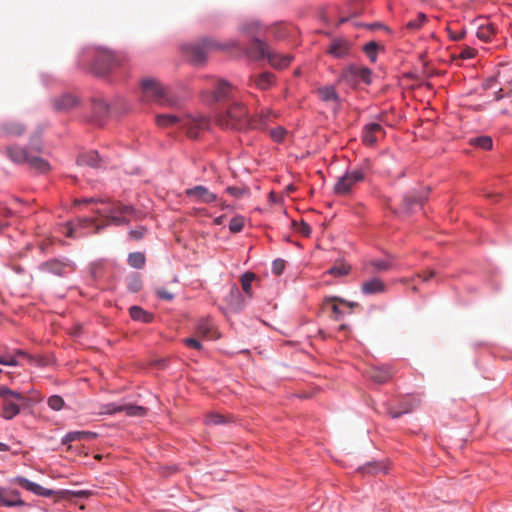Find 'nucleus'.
<instances>
[{
    "label": "nucleus",
    "mask_w": 512,
    "mask_h": 512,
    "mask_svg": "<svg viewBox=\"0 0 512 512\" xmlns=\"http://www.w3.org/2000/svg\"><path fill=\"white\" fill-rule=\"evenodd\" d=\"M276 117L277 114L275 112L267 110L254 118H249L246 107L242 103L235 102L226 111L218 114L216 122L223 129L243 130L253 128L266 130L268 129L269 121Z\"/></svg>",
    "instance_id": "1"
},
{
    "label": "nucleus",
    "mask_w": 512,
    "mask_h": 512,
    "mask_svg": "<svg viewBox=\"0 0 512 512\" xmlns=\"http://www.w3.org/2000/svg\"><path fill=\"white\" fill-rule=\"evenodd\" d=\"M155 122L160 128H179L186 131L190 138H196L200 131L205 130L209 126L207 118L198 115H178V114H158Z\"/></svg>",
    "instance_id": "2"
},
{
    "label": "nucleus",
    "mask_w": 512,
    "mask_h": 512,
    "mask_svg": "<svg viewBox=\"0 0 512 512\" xmlns=\"http://www.w3.org/2000/svg\"><path fill=\"white\" fill-rule=\"evenodd\" d=\"M232 48H239L237 41L231 40L221 43L213 38H203L200 41L187 45L185 53L191 63L200 66L206 62L207 55L210 52L218 50L228 51Z\"/></svg>",
    "instance_id": "3"
},
{
    "label": "nucleus",
    "mask_w": 512,
    "mask_h": 512,
    "mask_svg": "<svg viewBox=\"0 0 512 512\" xmlns=\"http://www.w3.org/2000/svg\"><path fill=\"white\" fill-rule=\"evenodd\" d=\"M141 88L143 97L148 102H154L164 107H176L180 104V99L155 79H143Z\"/></svg>",
    "instance_id": "4"
},
{
    "label": "nucleus",
    "mask_w": 512,
    "mask_h": 512,
    "mask_svg": "<svg viewBox=\"0 0 512 512\" xmlns=\"http://www.w3.org/2000/svg\"><path fill=\"white\" fill-rule=\"evenodd\" d=\"M0 398H2V417L10 420L20 412V406L26 398L23 394L13 391L5 386H0Z\"/></svg>",
    "instance_id": "5"
},
{
    "label": "nucleus",
    "mask_w": 512,
    "mask_h": 512,
    "mask_svg": "<svg viewBox=\"0 0 512 512\" xmlns=\"http://www.w3.org/2000/svg\"><path fill=\"white\" fill-rule=\"evenodd\" d=\"M123 61V56L108 49H100L93 64V71L98 75H106L120 66Z\"/></svg>",
    "instance_id": "6"
},
{
    "label": "nucleus",
    "mask_w": 512,
    "mask_h": 512,
    "mask_svg": "<svg viewBox=\"0 0 512 512\" xmlns=\"http://www.w3.org/2000/svg\"><path fill=\"white\" fill-rule=\"evenodd\" d=\"M366 168L363 166L348 170L342 177H340L335 184V191L337 193H348L352 186L364 180Z\"/></svg>",
    "instance_id": "7"
},
{
    "label": "nucleus",
    "mask_w": 512,
    "mask_h": 512,
    "mask_svg": "<svg viewBox=\"0 0 512 512\" xmlns=\"http://www.w3.org/2000/svg\"><path fill=\"white\" fill-rule=\"evenodd\" d=\"M110 222L115 225L128 224L132 219L138 218V212L132 206L117 203L109 211Z\"/></svg>",
    "instance_id": "8"
},
{
    "label": "nucleus",
    "mask_w": 512,
    "mask_h": 512,
    "mask_svg": "<svg viewBox=\"0 0 512 512\" xmlns=\"http://www.w3.org/2000/svg\"><path fill=\"white\" fill-rule=\"evenodd\" d=\"M39 269L55 276L64 277L75 271V265L68 260L51 259L41 263Z\"/></svg>",
    "instance_id": "9"
},
{
    "label": "nucleus",
    "mask_w": 512,
    "mask_h": 512,
    "mask_svg": "<svg viewBox=\"0 0 512 512\" xmlns=\"http://www.w3.org/2000/svg\"><path fill=\"white\" fill-rule=\"evenodd\" d=\"M125 412L126 415L131 417H142L147 413V409L138 405H116L114 403H109L101 406L99 414L101 415H113L116 413Z\"/></svg>",
    "instance_id": "10"
},
{
    "label": "nucleus",
    "mask_w": 512,
    "mask_h": 512,
    "mask_svg": "<svg viewBox=\"0 0 512 512\" xmlns=\"http://www.w3.org/2000/svg\"><path fill=\"white\" fill-rule=\"evenodd\" d=\"M352 43L343 37H334L327 48V53L336 59H345L351 55Z\"/></svg>",
    "instance_id": "11"
},
{
    "label": "nucleus",
    "mask_w": 512,
    "mask_h": 512,
    "mask_svg": "<svg viewBox=\"0 0 512 512\" xmlns=\"http://www.w3.org/2000/svg\"><path fill=\"white\" fill-rule=\"evenodd\" d=\"M211 86L213 91L211 92L214 101H222L231 97L235 91V87L223 78L210 77Z\"/></svg>",
    "instance_id": "12"
},
{
    "label": "nucleus",
    "mask_w": 512,
    "mask_h": 512,
    "mask_svg": "<svg viewBox=\"0 0 512 512\" xmlns=\"http://www.w3.org/2000/svg\"><path fill=\"white\" fill-rule=\"evenodd\" d=\"M335 300V298L322 300V310H331L335 319L342 318L345 313H351L352 308L357 305V303H348L344 300H340L339 303H336Z\"/></svg>",
    "instance_id": "13"
},
{
    "label": "nucleus",
    "mask_w": 512,
    "mask_h": 512,
    "mask_svg": "<svg viewBox=\"0 0 512 512\" xmlns=\"http://www.w3.org/2000/svg\"><path fill=\"white\" fill-rule=\"evenodd\" d=\"M269 50L270 48L266 42L254 37L245 50V54L249 59L259 61L267 57Z\"/></svg>",
    "instance_id": "14"
},
{
    "label": "nucleus",
    "mask_w": 512,
    "mask_h": 512,
    "mask_svg": "<svg viewBox=\"0 0 512 512\" xmlns=\"http://www.w3.org/2000/svg\"><path fill=\"white\" fill-rule=\"evenodd\" d=\"M384 135V129L381 124L377 122H370L363 127L362 142L365 145L373 146L377 143L380 136Z\"/></svg>",
    "instance_id": "15"
},
{
    "label": "nucleus",
    "mask_w": 512,
    "mask_h": 512,
    "mask_svg": "<svg viewBox=\"0 0 512 512\" xmlns=\"http://www.w3.org/2000/svg\"><path fill=\"white\" fill-rule=\"evenodd\" d=\"M185 194L199 203H211L217 200L216 194L210 192L208 188L202 185L187 189Z\"/></svg>",
    "instance_id": "16"
},
{
    "label": "nucleus",
    "mask_w": 512,
    "mask_h": 512,
    "mask_svg": "<svg viewBox=\"0 0 512 512\" xmlns=\"http://www.w3.org/2000/svg\"><path fill=\"white\" fill-rule=\"evenodd\" d=\"M0 131L6 137H19L26 131V126L19 120L9 119L0 124Z\"/></svg>",
    "instance_id": "17"
},
{
    "label": "nucleus",
    "mask_w": 512,
    "mask_h": 512,
    "mask_svg": "<svg viewBox=\"0 0 512 512\" xmlns=\"http://www.w3.org/2000/svg\"><path fill=\"white\" fill-rule=\"evenodd\" d=\"M196 333L207 340H214L219 338L215 325L209 318H201L196 326Z\"/></svg>",
    "instance_id": "18"
},
{
    "label": "nucleus",
    "mask_w": 512,
    "mask_h": 512,
    "mask_svg": "<svg viewBox=\"0 0 512 512\" xmlns=\"http://www.w3.org/2000/svg\"><path fill=\"white\" fill-rule=\"evenodd\" d=\"M0 505L7 507L24 506L25 502L20 498L19 491L0 487Z\"/></svg>",
    "instance_id": "19"
},
{
    "label": "nucleus",
    "mask_w": 512,
    "mask_h": 512,
    "mask_svg": "<svg viewBox=\"0 0 512 512\" xmlns=\"http://www.w3.org/2000/svg\"><path fill=\"white\" fill-rule=\"evenodd\" d=\"M19 486L22 488L43 497H50L55 494V492L51 489L44 488L24 477H17L14 480Z\"/></svg>",
    "instance_id": "20"
},
{
    "label": "nucleus",
    "mask_w": 512,
    "mask_h": 512,
    "mask_svg": "<svg viewBox=\"0 0 512 512\" xmlns=\"http://www.w3.org/2000/svg\"><path fill=\"white\" fill-rule=\"evenodd\" d=\"M53 108L58 112H67L78 104V99L72 94H63L52 100Z\"/></svg>",
    "instance_id": "21"
},
{
    "label": "nucleus",
    "mask_w": 512,
    "mask_h": 512,
    "mask_svg": "<svg viewBox=\"0 0 512 512\" xmlns=\"http://www.w3.org/2000/svg\"><path fill=\"white\" fill-rule=\"evenodd\" d=\"M427 198V191H413L404 196L405 208L412 211L415 206H421Z\"/></svg>",
    "instance_id": "22"
},
{
    "label": "nucleus",
    "mask_w": 512,
    "mask_h": 512,
    "mask_svg": "<svg viewBox=\"0 0 512 512\" xmlns=\"http://www.w3.org/2000/svg\"><path fill=\"white\" fill-rule=\"evenodd\" d=\"M103 159L99 156L97 151H89L81 154L77 158V163L80 166H90L92 168H100L102 166Z\"/></svg>",
    "instance_id": "23"
},
{
    "label": "nucleus",
    "mask_w": 512,
    "mask_h": 512,
    "mask_svg": "<svg viewBox=\"0 0 512 512\" xmlns=\"http://www.w3.org/2000/svg\"><path fill=\"white\" fill-rule=\"evenodd\" d=\"M346 73L361 80L365 84H370L372 81L371 80L372 72L367 67H362V66H357V65L352 64L347 68Z\"/></svg>",
    "instance_id": "24"
},
{
    "label": "nucleus",
    "mask_w": 512,
    "mask_h": 512,
    "mask_svg": "<svg viewBox=\"0 0 512 512\" xmlns=\"http://www.w3.org/2000/svg\"><path fill=\"white\" fill-rule=\"evenodd\" d=\"M271 66L274 68L282 69L291 63L292 57L290 55H282L273 50H269L268 55L266 57Z\"/></svg>",
    "instance_id": "25"
},
{
    "label": "nucleus",
    "mask_w": 512,
    "mask_h": 512,
    "mask_svg": "<svg viewBox=\"0 0 512 512\" xmlns=\"http://www.w3.org/2000/svg\"><path fill=\"white\" fill-rule=\"evenodd\" d=\"M322 102H325L333 112L339 108V97L333 86L322 88Z\"/></svg>",
    "instance_id": "26"
},
{
    "label": "nucleus",
    "mask_w": 512,
    "mask_h": 512,
    "mask_svg": "<svg viewBox=\"0 0 512 512\" xmlns=\"http://www.w3.org/2000/svg\"><path fill=\"white\" fill-rule=\"evenodd\" d=\"M250 81L261 90H267L274 84V76L272 73L264 72L250 77Z\"/></svg>",
    "instance_id": "27"
},
{
    "label": "nucleus",
    "mask_w": 512,
    "mask_h": 512,
    "mask_svg": "<svg viewBox=\"0 0 512 512\" xmlns=\"http://www.w3.org/2000/svg\"><path fill=\"white\" fill-rule=\"evenodd\" d=\"M385 290L384 283L379 278H372L362 284L361 291L365 295L381 293Z\"/></svg>",
    "instance_id": "28"
},
{
    "label": "nucleus",
    "mask_w": 512,
    "mask_h": 512,
    "mask_svg": "<svg viewBox=\"0 0 512 512\" xmlns=\"http://www.w3.org/2000/svg\"><path fill=\"white\" fill-rule=\"evenodd\" d=\"M129 314L133 320L141 323H150L153 321L154 318L152 313L142 309L139 306L130 307Z\"/></svg>",
    "instance_id": "29"
},
{
    "label": "nucleus",
    "mask_w": 512,
    "mask_h": 512,
    "mask_svg": "<svg viewBox=\"0 0 512 512\" xmlns=\"http://www.w3.org/2000/svg\"><path fill=\"white\" fill-rule=\"evenodd\" d=\"M392 376V371L388 366L375 368L370 373V378L379 384L387 382Z\"/></svg>",
    "instance_id": "30"
},
{
    "label": "nucleus",
    "mask_w": 512,
    "mask_h": 512,
    "mask_svg": "<svg viewBox=\"0 0 512 512\" xmlns=\"http://www.w3.org/2000/svg\"><path fill=\"white\" fill-rule=\"evenodd\" d=\"M96 437V433L88 431H74L67 433L63 439L62 444L66 445L73 441L89 440Z\"/></svg>",
    "instance_id": "31"
},
{
    "label": "nucleus",
    "mask_w": 512,
    "mask_h": 512,
    "mask_svg": "<svg viewBox=\"0 0 512 512\" xmlns=\"http://www.w3.org/2000/svg\"><path fill=\"white\" fill-rule=\"evenodd\" d=\"M27 164L38 173H46L50 170V164L43 158L35 155H30Z\"/></svg>",
    "instance_id": "32"
},
{
    "label": "nucleus",
    "mask_w": 512,
    "mask_h": 512,
    "mask_svg": "<svg viewBox=\"0 0 512 512\" xmlns=\"http://www.w3.org/2000/svg\"><path fill=\"white\" fill-rule=\"evenodd\" d=\"M7 154L16 163H27L31 155L28 151L19 147L7 148Z\"/></svg>",
    "instance_id": "33"
},
{
    "label": "nucleus",
    "mask_w": 512,
    "mask_h": 512,
    "mask_svg": "<svg viewBox=\"0 0 512 512\" xmlns=\"http://www.w3.org/2000/svg\"><path fill=\"white\" fill-rule=\"evenodd\" d=\"M229 305L231 309L236 312L241 311L245 306L244 298L241 296L240 291L236 285H234L231 289V300L229 301Z\"/></svg>",
    "instance_id": "34"
},
{
    "label": "nucleus",
    "mask_w": 512,
    "mask_h": 512,
    "mask_svg": "<svg viewBox=\"0 0 512 512\" xmlns=\"http://www.w3.org/2000/svg\"><path fill=\"white\" fill-rule=\"evenodd\" d=\"M256 275L253 272L244 273L241 278V286L244 293L250 298L252 297V282L254 281Z\"/></svg>",
    "instance_id": "35"
},
{
    "label": "nucleus",
    "mask_w": 512,
    "mask_h": 512,
    "mask_svg": "<svg viewBox=\"0 0 512 512\" xmlns=\"http://www.w3.org/2000/svg\"><path fill=\"white\" fill-rule=\"evenodd\" d=\"M469 142L471 145L481 148V149H484V150L491 149L492 145H493L492 138L489 136L473 137L470 139Z\"/></svg>",
    "instance_id": "36"
},
{
    "label": "nucleus",
    "mask_w": 512,
    "mask_h": 512,
    "mask_svg": "<svg viewBox=\"0 0 512 512\" xmlns=\"http://www.w3.org/2000/svg\"><path fill=\"white\" fill-rule=\"evenodd\" d=\"M145 255L141 252L130 253L128 256V264L136 269H141L145 265Z\"/></svg>",
    "instance_id": "37"
},
{
    "label": "nucleus",
    "mask_w": 512,
    "mask_h": 512,
    "mask_svg": "<svg viewBox=\"0 0 512 512\" xmlns=\"http://www.w3.org/2000/svg\"><path fill=\"white\" fill-rule=\"evenodd\" d=\"M494 34V28L491 24H487V25H480L478 27V30H477V37L484 41V42H488L492 35Z\"/></svg>",
    "instance_id": "38"
},
{
    "label": "nucleus",
    "mask_w": 512,
    "mask_h": 512,
    "mask_svg": "<svg viewBox=\"0 0 512 512\" xmlns=\"http://www.w3.org/2000/svg\"><path fill=\"white\" fill-rule=\"evenodd\" d=\"M348 272H349V266H347L344 263H339V264H336V265L330 267L329 269H327V271L325 273L330 274L334 277H342V276L348 274Z\"/></svg>",
    "instance_id": "39"
},
{
    "label": "nucleus",
    "mask_w": 512,
    "mask_h": 512,
    "mask_svg": "<svg viewBox=\"0 0 512 512\" xmlns=\"http://www.w3.org/2000/svg\"><path fill=\"white\" fill-rule=\"evenodd\" d=\"M292 225H293L294 230L297 233H299V234H301V235H303L305 237H309L310 236V234H311V227L304 220H300V221L293 220Z\"/></svg>",
    "instance_id": "40"
},
{
    "label": "nucleus",
    "mask_w": 512,
    "mask_h": 512,
    "mask_svg": "<svg viewBox=\"0 0 512 512\" xmlns=\"http://www.w3.org/2000/svg\"><path fill=\"white\" fill-rule=\"evenodd\" d=\"M95 113L99 116H105L109 112V104L104 99H96L93 103Z\"/></svg>",
    "instance_id": "41"
},
{
    "label": "nucleus",
    "mask_w": 512,
    "mask_h": 512,
    "mask_svg": "<svg viewBox=\"0 0 512 512\" xmlns=\"http://www.w3.org/2000/svg\"><path fill=\"white\" fill-rule=\"evenodd\" d=\"M426 19V15L422 12H419L415 19L408 21L406 27L410 30H418L424 25Z\"/></svg>",
    "instance_id": "42"
},
{
    "label": "nucleus",
    "mask_w": 512,
    "mask_h": 512,
    "mask_svg": "<svg viewBox=\"0 0 512 512\" xmlns=\"http://www.w3.org/2000/svg\"><path fill=\"white\" fill-rule=\"evenodd\" d=\"M377 49L378 44L375 41L368 42L363 48L371 62H375L377 60Z\"/></svg>",
    "instance_id": "43"
},
{
    "label": "nucleus",
    "mask_w": 512,
    "mask_h": 512,
    "mask_svg": "<svg viewBox=\"0 0 512 512\" xmlns=\"http://www.w3.org/2000/svg\"><path fill=\"white\" fill-rule=\"evenodd\" d=\"M270 137L275 142H282L287 134V130L282 126H277L269 130Z\"/></svg>",
    "instance_id": "44"
},
{
    "label": "nucleus",
    "mask_w": 512,
    "mask_h": 512,
    "mask_svg": "<svg viewBox=\"0 0 512 512\" xmlns=\"http://www.w3.org/2000/svg\"><path fill=\"white\" fill-rule=\"evenodd\" d=\"M244 227V218L241 216H237L231 219L229 223V230L232 233L240 232Z\"/></svg>",
    "instance_id": "45"
},
{
    "label": "nucleus",
    "mask_w": 512,
    "mask_h": 512,
    "mask_svg": "<svg viewBox=\"0 0 512 512\" xmlns=\"http://www.w3.org/2000/svg\"><path fill=\"white\" fill-rule=\"evenodd\" d=\"M371 265L377 270V271H386L389 270L391 267V261L388 259H375L371 261Z\"/></svg>",
    "instance_id": "46"
},
{
    "label": "nucleus",
    "mask_w": 512,
    "mask_h": 512,
    "mask_svg": "<svg viewBox=\"0 0 512 512\" xmlns=\"http://www.w3.org/2000/svg\"><path fill=\"white\" fill-rule=\"evenodd\" d=\"M48 405L51 409L58 411L64 406V400L61 396L53 395L48 399Z\"/></svg>",
    "instance_id": "47"
},
{
    "label": "nucleus",
    "mask_w": 512,
    "mask_h": 512,
    "mask_svg": "<svg viewBox=\"0 0 512 512\" xmlns=\"http://www.w3.org/2000/svg\"><path fill=\"white\" fill-rule=\"evenodd\" d=\"M128 288L132 292L140 291L142 288L141 277L139 275H134L129 281Z\"/></svg>",
    "instance_id": "48"
},
{
    "label": "nucleus",
    "mask_w": 512,
    "mask_h": 512,
    "mask_svg": "<svg viewBox=\"0 0 512 512\" xmlns=\"http://www.w3.org/2000/svg\"><path fill=\"white\" fill-rule=\"evenodd\" d=\"M206 421L208 424H213V425H220V424H224L227 422L224 415L217 414V413H212V414L208 415Z\"/></svg>",
    "instance_id": "49"
},
{
    "label": "nucleus",
    "mask_w": 512,
    "mask_h": 512,
    "mask_svg": "<svg viewBox=\"0 0 512 512\" xmlns=\"http://www.w3.org/2000/svg\"><path fill=\"white\" fill-rule=\"evenodd\" d=\"M146 232H147V229L143 226H140V227L130 230L129 237L132 240H140L144 237Z\"/></svg>",
    "instance_id": "50"
},
{
    "label": "nucleus",
    "mask_w": 512,
    "mask_h": 512,
    "mask_svg": "<svg viewBox=\"0 0 512 512\" xmlns=\"http://www.w3.org/2000/svg\"><path fill=\"white\" fill-rule=\"evenodd\" d=\"M247 189L243 187H227L226 192L232 195L235 198H241L245 195Z\"/></svg>",
    "instance_id": "51"
},
{
    "label": "nucleus",
    "mask_w": 512,
    "mask_h": 512,
    "mask_svg": "<svg viewBox=\"0 0 512 512\" xmlns=\"http://www.w3.org/2000/svg\"><path fill=\"white\" fill-rule=\"evenodd\" d=\"M156 295L160 299L167 300V301H170L174 298V295L169 290H167L166 288H163V287L156 289Z\"/></svg>",
    "instance_id": "52"
},
{
    "label": "nucleus",
    "mask_w": 512,
    "mask_h": 512,
    "mask_svg": "<svg viewBox=\"0 0 512 512\" xmlns=\"http://www.w3.org/2000/svg\"><path fill=\"white\" fill-rule=\"evenodd\" d=\"M285 268V261L282 259H276L273 261L272 271L275 275H280Z\"/></svg>",
    "instance_id": "53"
},
{
    "label": "nucleus",
    "mask_w": 512,
    "mask_h": 512,
    "mask_svg": "<svg viewBox=\"0 0 512 512\" xmlns=\"http://www.w3.org/2000/svg\"><path fill=\"white\" fill-rule=\"evenodd\" d=\"M0 364L7 366H17L19 362L16 359L15 355L10 357L0 356Z\"/></svg>",
    "instance_id": "54"
},
{
    "label": "nucleus",
    "mask_w": 512,
    "mask_h": 512,
    "mask_svg": "<svg viewBox=\"0 0 512 512\" xmlns=\"http://www.w3.org/2000/svg\"><path fill=\"white\" fill-rule=\"evenodd\" d=\"M285 30L286 26L279 24L273 28L272 33L277 39H282L285 37Z\"/></svg>",
    "instance_id": "55"
},
{
    "label": "nucleus",
    "mask_w": 512,
    "mask_h": 512,
    "mask_svg": "<svg viewBox=\"0 0 512 512\" xmlns=\"http://www.w3.org/2000/svg\"><path fill=\"white\" fill-rule=\"evenodd\" d=\"M411 410H412V408L403 406L402 409L399 411L390 410L389 415L391 416V418L396 419V418H399L403 414L409 413Z\"/></svg>",
    "instance_id": "56"
},
{
    "label": "nucleus",
    "mask_w": 512,
    "mask_h": 512,
    "mask_svg": "<svg viewBox=\"0 0 512 512\" xmlns=\"http://www.w3.org/2000/svg\"><path fill=\"white\" fill-rule=\"evenodd\" d=\"M258 23L257 22H249L242 26L241 30L246 34H253L254 30L257 29Z\"/></svg>",
    "instance_id": "57"
},
{
    "label": "nucleus",
    "mask_w": 512,
    "mask_h": 512,
    "mask_svg": "<svg viewBox=\"0 0 512 512\" xmlns=\"http://www.w3.org/2000/svg\"><path fill=\"white\" fill-rule=\"evenodd\" d=\"M184 343L187 346H189L191 348H194L196 350H201L202 349L201 343L197 339H195V338H186V339H184Z\"/></svg>",
    "instance_id": "58"
},
{
    "label": "nucleus",
    "mask_w": 512,
    "mask_h": 512,
    "mask_svg": "<svg viewBox=\"0 0 512 512\" xmlns=\"http://www.w3.org/2000/svg\"><path fill=\"white\" fill-rule=\"evenodd\" d=\"M475 50L473 48H465L461 51L460 57L462 59H472L475 56Z\"/></svg>",
    "instance_id": "59"
},
{
    "label": "nucleus",
    "mask_w": 512,
    "mask_h": 512,
    "mask_svg": "<svg viewBox=\"0 0 512 512\" xmlns=\"http://www.w3.org/2000/svg\"><path fill=\"white\" fill-rule=\"evenodd\" d=\"M359 469L361 472H373V473L375 472L376 473L380 470V465L369 463L363 467H360Z\"/></svg>",
    "instance_id": "60"
},
{
    "label": "nucleus",
    "mask_w": 512,
    "mask_h": 512,
    "mask_svg": "<svg viewBox=\"0 0 512 512\" xmlns=\"http://www.w3.org/2000/svg\"><path fill=\"white\" fill-rule=\"evenodd\" d=\"M497 77L498 76H492V77H489L487 78L484 83H483V87L484 89H491L494 87V83L497 81Z\"/></svg>",
    "instance_id": "61"
},
{
    "label": "nucleus",
    "mask_w": 512,
    "mask_h": 512,
    "mask_svg": "<svg viewBox=\"0 0 512 512\" xmlns=\"http://www.w3.org/2000/svg\"><path fill=\"white\" fill-rule=\"evenodd\" d=\"M13 212L6 206L0 205V217H11Z\"/></svg>",
    "instance_id": "62"
},
{
    "label": "nucleus",
    "mask_w": 512,
    "mask_h": 512,
    "mask_svg": "<svg viewBox=\"0 0 512 512\" xmlns=\"http://www.w3.org/2000/svg\"><path fill=\"white\" fill-rule=\"evenodd\" d=\"M15 357H22V358H25L27 359L29 362H31L33 360L32 356H30L29 354H27L25 351L23 350H17L15 352Z\"/></svg>",
    "instance_id": "63"
},
{
    "label": "nucleus",
    "mask_w": 512,
    "mask_h": 512,
    "mask_svg": "<svg viewBox=\"0 0 512 512\" xmlns=\"http://www.w3.org/2000/svg\"><path fill=\"white\" fill-rule=\"evenodd\" d=\"M465 36V31L462 30L459 33L451 34V38L455 41L461 40Z\"/></svg>",
    "instance_id": "64"
}]
</instances>
